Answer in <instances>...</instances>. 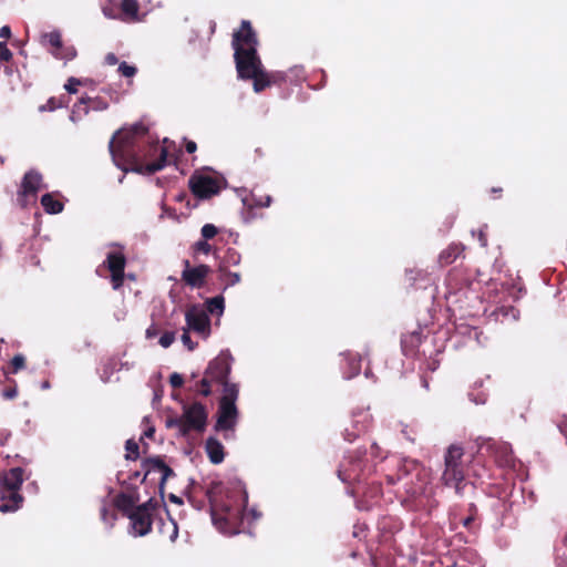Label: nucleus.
<instances>
[{"label": "nucleus", "mask_w": 567, "mask_h": 567, "mask_svg": "<svg viewBox=\"0 0 567 567\" xmlns=\"http://www.w3.org/2000/svg\"><path fill=\"white\" fill-rule=\"evenodd\" d=\"M0 512L9 513L17 511L22 504V496L18 489L0 488Z\"/></svg>", "instance_id": "obj_14"}, {"label": "nucleus", "mask_w": 567, "mask_h": 567, "mask_svg": "<svg viewBox=\"0 0 567 567\" xmlns=\"http://www.w3.org/2000/svg\"><path fill=\"white\" fill-rule=\"evenodd\" d=\"M56 107H58V105H56V103H55L54 99H50V100L47 102V104L41 105V106L39 107V110H40L41 112H44V111H53V110H55Z\"/></svg>", "instance_id": "obj_46"}, {"label": "nucleus", "mask_w": 567, "mask_h": 567, "mask_svg": "<svg viewBox=\"0 0 567 567\" xmlns=\"http://www.w3.org/2000/svg\"><path fill=\"white\" fill-rule=\"evenodd\" d=\"M118 62L117 56L114 53H107L105 55V63L109 65H115Z\"/></svg>", "instance_id": "obj_50"}, {"label": "nucleus", "mask_w": 567, "mask_h": 567, "mask_svg": "<svg viewBox=\"0 0 567 567\" xmlns=\"http://www.w3.org/2000/svg\"><path fill=\"white\" fill-rule=\"evenodd\" d=\"M103 13H104V16H105V17H107V18H110V19H114V18H115V16H113V14L111 13V11H109V10H106V9H104V10H103Z\"/></svg>", "instance_id": "obj_55"}, {"label": "nucleus", "mask_w": 567, "mask_h": 567, "mask_svg": "<svg viewBox=\"0 0 567 567\" xmlns=\"http://www.w3.org/2000/svg\"><path fill=\"white\" fill-rule=\"evenodd\" d=\"M52 55H54L56 59H61V60H72L76 52H75V49L70 47V48H64L60 51H51Z\"/></svg>", "instance_id": "obj_28"}, {"label": "nucleus", "mask_w": 567, "mask_h": 567, "mask_svg": "<svg viewBox=\"0 0 567 567\" xmlns=\"http://www.w3.org/2000/svg\"><path fill=\"white\" fill-rule=\"evenodd\" d=\"M213 382L214 381L210 380V378L205 374V377L200 381V389L198 390L199 393L204 396H208L212 393L210 386Z\"/></svg>", "instance_id": "obj_38"}, {"label": "nucleus", "mask_w": 567, "mask_h": 567, "mask_svg": "<svg viewBox=\"0 0 567 567\" xmlns=\"http://www.w3.org/2000/svg\"><path fill=\"white\" fill-rule=\"evenodd\" d=\"M231 355L228 351H221L213 361L209 362L205 374L210 380L224 382L230 372Z\"/></svg>", "instance_id": "obj_9"}, {"label": "nucleus", "mask_w": 567, "mask_h": 567, "mask_svg": "<svg viewBox=\"0 0 567 567\" xmlns=\"http://www.w3.org/2000/svg\"><path fill=\"white\" fill-rule=\"evenodd\" d=\"M219 271H220V278L223 281H225L226 286H235L241 279L239 272L229 271V270H227L226 266H220Z\"/></svg>", "instance_id": "obj_25"}, {"label": "nucleus", "mask_w": 567, "mask_h": 567, "mask_svg": "<svg viewBox=\"0 0 567 567\" xmlns=\"http://www.w3.org/2000/svg\"><path fill=\"white\" fill-rule=\"evenodd\" d=\"M338 475L343 482L352 481L357 477V467L348 470L346 468V465H341V468L338 471Z\"/></svg>", "instance_id": "obj_33"}, {"label": "nucleus", "mask_w": 567, "mask_h": 567, "mask_svg": "<svg viewBox=\"0 0 567 567\" xmlns=\"http://www.w3.org/2000/svg\"><path fill=\"white\" fill-rule=\"evenodd\" d=\"M471 523V519H466L465 520V525L470 524Z\"/></svg>", "instance_id": "obj_61"}, {"label": "nucleus", "mask_w": 567, "mask_h": 567, "mask_svg": "<svg viewBox=\"0 0 567 567\" xmlns=\"http://www.w3.org/2000/svg\"><path fill=\"white\" fill-rule=\"evenodd\" d=\"M80 84V81L75 78H70L65 83L64 87L69 93H75L76 86Z\"/></svg>", "instance_id": "obj_42"}, {"label": "nucleus", "mask_w": 567, "mask_h": 567, "mask_svg": "<svg viewBox=\"0 0 567 567\" xmlns=\"http://www.w3.org/2000/svg\"><path fill=\"white\" fill-rule=\"evenodd\" d=\"M195 254L209 255L213 250V246L207 240H198L193 246Z\"/></svg>", "instance_id": "obj_30"}, {"label": "nucleus", "mask_w": 567, "mask_h": 567, "mask_svg": "<svg viewBox=\"0 0 567 567\" xmlns=\"http://www.w3.org/2000/svg\"><path fill=\"white\" fill-rule=\"evenodd\" d=\"M23 483V470L20 467L11 468L0 482V488H11L20 491Z\"/></svg>", "instance_id": "obj_15"}, {"label": "nucleus", "mask_w": 567, "mask_h": 567, "mask_svg": "<svg viewBox=\"0 0 567 567\" xmlns=\"http://www.w3.org/2000/svg\"><path fill=\"white\" fill-rule=\"evenodd\" d=\"M224 302H225L224 297H221V296L210 298L206 302V305H207L206 311L212 315L217 313L218 316H221L224 312V309H225Z\"/></svg>", "instance_id": "obj_23"}, {"label": "nucleus", "mask_w": 567, "mask_h": 567, "mask_svg": "<svg viewBox=\"0 0 567 567\" xmlns=\"http://www.w3.org/2000/svg\"><path fill=\"white\" fill-rule=\"evenodd\" d=\"M462 251L463 249L461 246L452 245L441 254L440 258L442 262L449 265L452 264L462 254Z\"/></svg>", "instance_id": "obj_24"}, {"label": "nucleus", "mask_w": 567, "mask_h": 567, "mask_svg": "<svg viewBox=\"0 0 567 567\" xmlns=\"http://www.w3.org/2000/svg\"><path fill=\"white\" fill-rule=\"evenodd\" d=\"M125 262L124 255L118 250L110 251L106 256L105 264L111 272L112 286L115 290L123 284Z\"/></svg>", "instance_id": "obj_10"}, {"label": "nucleus", "mask_w": 567, "mask_h": 567, "mask_svg": "<svg viewBox=\"0 0 567 567\" xmlns=\"http://www.w3.org/2000/svg\"><path fill=\"white\" fill-rule=\"evenodd\" d=\"M118 72L125 78H133L136 74L137 70L135 66L130 65L126 62H122L118 65Z\"/></svg>", "instance_id": "obj_37"}, {"label": "nucleus", "mask_w": 567, "mask_h": 567, "mask_svg": "<svg viewBox=\"0 0 567 567\" xmlns=\"http://www.w3.org/2000/svg\"><path fill=\"white\" fill-rule=\"evenodd\" d=\"M205 449L212 463L219 464L224 461V446L217 439H207Z\"/></svg>", "instance_id": "obj_16"}, {"label": "nucleus", "mask_w": 567, "mask_h": 567, "mask_svg": "<svg viewBox=\"0 0 567 567\" xmlns=\"http://www.w3.org/2000/svg\"><path fill=\"white\" fill-rule=\"evenodd\" d=\"M241 260L240 254L235 249H228L225 256V265L224 266H237Z\"/></svg>", "instance_id": "obj_31"}, {"label": "nucleus", "mask_w": 567, "mask_h": 567, "mask_svg": "<svg viewBox=\"0 0 567 567\" xmlns=\"http://www.w3.org/2000/svg\"><path fill=\"white\" fill-rule=\"evenodd\" d=\"M153 472L161 474L162 482H165L167 480V477L173 474V471L158 458L150 460L147 462L146 475L151 474Z\"/></svg>", "instance_id": "obj_17"}, {"label": "nucleus", "mask_w": 567, "mask_h": 567, "mask_svg": "<svg viewBox=\"0 0 567 567\" xmlns=\"http://www.w3.org/2000/svg\"><path fill=\"white\" fill-rule=\"evenodd\" d=\"M41 388H42L43 390L49 389V388H50V383H49V381H44V382L41 384Z\"/></svg>", "instance_id": "obj_57"}, {"label": "nucleus", "mask_w": 567, "mask_h": 567, "mask_svg": "<svg viewBox=\"0 0 567 567\" xmlns=\"http://www.w3.org/2000/svg\"><path fill=\"white\" fill-rule=\"evenodd\" d=\"M2 163H3V159L0 157V164H2Z\"/></svg>", "instance_id": "obj_62"}, {"label": "nucleus", "mask_w": 567, "mask_h": 567, "mask_svg": "<svg viewBox=\"0 0 567 567\" xmlns=\"http://www.w3.org/2000/svg\"><path fill=\"white\" fill-rule=\"evenodd\" d=\"M495 457L496 461L503 466H511L513 464L512 451L505 443L496 446Z\"/></svg>", "instance_id": "obj_20"}, {"label": "nucleus", "mask_w": 567, "mask_h": 567, "mask_svg": "<svg viewBox=\"0 0 567 567\" xmlns=\"http://www.w3.org/2000/svg\"><path fill=\"white\" fill-rule=\"evenodd\" d=\"M163 528L169 532L168 538L172 543H174L178 537L177 524L173 519H169L167 523L163 524Z\"/></svg>", "instance_id": "obj_35"}, {"label": "nucleus", "mask_w": 567, "mask_h": 567, "mask_svg": "<svg viewBox=\"0 0 567 567\" xmlns=\"http://www.w3.org/2000/svg\"><path fill=\"white\" fill-rule=\"evenodd\" d=\"M347 362L349 365V371L344 372V377L347 379H351L358 375L360 372V358L357 354H349L347 357Z\"/></svg>", "instance_id": "obj_26"}, {"label": "nucleus", "mask_w": 567, "mask_h": 567, "mask_svg": "<svg viewBox=\"0 0 567 567\" xmlns=\"http://www.w3.org/2000/svg\"><path fill=\"white\" fill-rule=\"evenodd\" d=\"M175 340V334L174 332H165L164 334H162V337L159 338V344L163 347V348H168Z\"/></svg>", "instance_id": "obj_40"}, {"label": "nucleus", "mask_w": 567, "mask_h": 567, "mask_svg": "<svg viewBox=\"0 0 567 567\" xmlns=\"http://www.w3.org/2000/svg\"><path fill=\"white\" fill-rule=\"evenodd\" d=\"M167 427H177L182 435H186L183 415L177 417H171L166 420Z\"/></svg>", "instance_id": "obj_34"}, {"label": "nucleus", "mask_w": 567, "mask_h": 567, "mask_svg": "<svg viewBox=\"0 0 567 567\" xmlns=\"http://www.w3.org/2000/svg\"><path fill=\"white\" fill-rule=\"evenodd\" d=\"M471 523V519H466L465 520V525L470 524Z\"/></svg>", "instance_id": "obj_60"}, {"label": "nucleus", "mask_w": 567, "mask_h": 567, "mask_svg": "<svg viewBox=\"0 0 567 567\" xmlns=\"http://www.w3.org/2000/svg\"><path fill=\"white\" fill-rule=\"evenodd\" d=\"M25 359L22 354H17L11 360L12 372L17 373L19 370L24 368Z\"/></svg>", "instance_id": "obj_39"}, {"label": "nucleus", "mask_w": 567, "mask_h": 567, "mask_svg": "<svg viewBox=\"0 0 567 567\" xmlns=\"http://www.w3.org/2000/svg\"><path fill=\"white\" fill-rule=\"evenodd\" d=\"M128 504H131V499L125 495H122L117 501V506L123 508L124 511H126V505Z\"/></svg>", "instance_id": "obj_48"}, {"label": "nucleus", "mask_w": 567, "mask_h": 567, "mask_svg": "<svg viewBox=\"0 0 567 567\" xmlns=\"http://www.w3.org/2000/svg\"><path fill=\"white\" fill-rule=\"evenodd\" d=\"M121 8L125 16L130 17L132 20L137 19L138 3L136 0H122Z\"/></svg>", "instance_id": "obj_27"}, {"label": "nucleus", "mask_w": 567, "mask_h": 567, "mask_svg": "<svg viewBox=\"0 0 567 567\" xmlns=\"http://www.w3.org/2000/svg\"><path fill=\"white\" fill-rule=\"evenodd\" d=\"M463 449L458 445H451L445 454V470L442 480L446 485H454L458 491V485L463 481L462 468Z\"/></svg>", "instance_id": "obj_5"}, {"label": "nucleus", "mask_w": 567, "mask_h": 567, "mask_svg": "<svg viewBox=\"0 0 567 567\" xmlns=\"http://www.w3.org/2000/svg\"><path fill=\"white\" fill-rule=\"evenodd\" d=\"M477 238H478V241H480L482 247H486L487 246V239H486V236H485L483 230L478 231Z\"/></svg>", "instance_id": "obj_51"}, {"label": "nucleus", "mask_w": 567, "mask_h": 567, "mask_svg": "<svg viewBox=\"0 0 567 567\" xmlns=\"http://www.w3.org/2000/svg\"><path fill=\"white\" fill-rule=\"evenodd\" d=\"M557 567H567V560L558 557Z\"/></svg>", "instance_id": "obj_54"}, {"label": "nucleus", "mask_w": 567, "mask_h": 567, "mask_svg": "<svg viewBox=\"0 0 567 567\" xmlns=\"http://www.w3.org/2000/svg\"><path fill=\"white\" fill-rule=\"evenodd\" d=\"M16 394H17V393H16V391H14V390H12V391H8V392L6 393V396H7V398L12 399V398H14V396H16Z\"/></svg>", "instance_id": "obj_56"}, {"label": "nucleus", "mask_w": 567, "mask_h": 567, "mask_svg": "<svg viewBox=\"0 0 567 567\" xmlns=\"http://www.w3.org/2000/svg\"><path fill=\"white\" fill-rule=\"evenodd\" d=\"M238 411L236 404L220 403L218 409L217 430H233L237 423Z\"/></svg>", "instance_id": "obj_11"}, {"label": "nucleus", "mask_w": 567, "mask_h": 567, "mask_svg": "<svg viewBox=\"0 0 567 567\" xmlns=\"http://www.w3.org/2000/svg\"><path fill=\"white\" fill-rule=\"evenodd\" d=\"M188 330H193L204 338L210 333V321L207 311L200 306H192L185 313Z\"/></svg>", "instance_id": "obj_7"}, {"label": "nucleus", "mask_w": 567, "mask_h": 567, "mask_svg": "<svg viewBox=\"0 0 567 567\" xmlns=\"http://www.w3.org/2000/svg\"><path fill=\"white\" fill-rule=\"evenodd\" d=\"M154 432H155L154 427H148L147 430H145L144 435L147 437H152L154 435Z\"/></svg>", "instance_id": "obj_53"}, {"label": "nucleus", "mask_w": 567, "mask_h": 567, "mask_svg": "<svg viewBox=\"0 0 567 567\" xmlns=\"http://www.w3.org/2000/svg\"><path fill=\"white\" fill-rule=\"evenodd\" d=\"M41 43L51 47V51H60L63 49L61 33L59 31L48 32L41 35Z\"/></svg>", "instance_id": "obj_18"}, {"label": "nucleus", "mask_w": 567, "mask_h": 567, "mask_svg": "<svg viewBox=\"0 0 567 567\" xmlns=\"http://www.w3.org/2000/svg\"><path fill=\"white\" fill-rule=\"evenodd\" d=\"M271 203V197L269 195L265 196L264 199H255L254 205L258 207H268Z\"/></svg>", "instance_id": "obj_47"}, {"label": "nucleus", "mask_w": 567, "mask_h": 567, "mask_svg": "<svg viewBox=\"0 0 567 567\" xmlns=\"http://www.w3.org/2000/svg\"><path fill=\"white\" fill-rule=\"evenodd\" d=\"M11 37V29L9 25H3L0 28V38L9 39Z\"/></svg>", "instance_id": "obj_49"}, {"label": "nucleus", "mask_w": 567, "mask_h": 567, "mask_svg": "<svg viewBox=\"0 0 567 567\" xmlns=\"http://www.w3.org/2000/svg\"><path fill=\"white\" fill-rule=\"evenodd\" d=\"M89 103L92 104L90 107L95 111H103V110L107 109V103L102 102V101H95V100L91 99V101H89Z\"/></svg>", "instance_id": "obj_45"}, {"label": "nucleus", "mask_w": 567, "mask_h": 567, "mask_svg": "<svg viewBox=\"0 0 567 567\" xmlns=\"http://www.w3.org/2000/svg\"><path fill=\"white\" fill-rule=\"evenodd\" d=\"M218 234V228L213 224H205L200 229V235L204 240L213 239Z\"/></svg>", "instance_id": "obj_29"}, {"label": "nucleus", "mask_w": 567, "mask_h": 567, "mask_svg": "<svg viewBox=\"0 0 567 567\" xmlns=\"http://www.w3.org/2000/svg\"><path fill=\"white\" fill-rule=\"evenodd\" d=\"M449 567H463V566H461L458 563H455L454 565L449 566Z\"/></svg>", "instance_id": "obj_58"}, {"label": "nucleus", "mask_w": 567, "mask_h": 567, "mask_svg": "<svg viewBox=\"0 0 567 567\" xmlns=\"http://www.w3.org/2000/svg\"><path fill=\"white\" fill-rule=\"evenodd\" d=\"M169 382H171L172 386L179 388V386L183 385L184 380H183V377L181 374L173 373L171 375V378H169Z\"/></svg>", "instance_id": "obj_43"}, {"label": "nucleus", "mask_w": 567, "mask_h": 567, "mask_svg": "<svg viewBox=\"0 0 567 567\" xmlns=\"http://www.w3.org/2000/svg\"><path fill=\"white\" fill-rule=\"evenodd\" d=\"M146 128L143 124L136 123L128 128H122L115 133L110 142V152L114 164L123 172H137L153 174L161 171L166 163L167 152L159 148V159L153 163L143 164L140 162L135 150V138L144 135Z\"/></svg>", "instance_id": "obj_2"}, {"label": "nucleus", "mask_w": 567, "mask_h": 567, "mask_svg": "<svg viewBox=\"0 0 567 567\" xmlns=\"http://www.w3.org/2000/svg\"><path fill=\"white\" fill-rule=\"evenodd\" d=\"M12 58L11 51L8 49L4 42H0V61L8 62Z\"/></svg>", "instance_id": "obj_41"}, {"label": "nucleus", "mask_w": 567, "mask_h": 567, "mask_svg": "<svg viewBox=\"0 0 567 567\" xmlns=\"http://www.w3.org/2000/svg\"><path fill=\"white\" fill-rule=\"evenodd\" d=\"M41 187H42V176L35 171L28 172L24 175L22 184H21L20 196L23 197L22 205H27L28 197L29 196L34 197L37 192Z\"/></svg>", "instance_id": "obj_13"}, {"label": "nucleus", "mask_w": 567, "mask_h": 567, "mask_svg": "<svg viewBox=\"0 0 567 567\" xmlns=\"http://www.w3.org/2000/svg\"><path fill=\"white\" fill-rule=\"evenodd\" d=\"M185 266L186 268L182 274L183 280L192 287H202L210 268L207 265H199L192 268L189 267L188 260L185 261Z\"/></svg>", "instance_id": "obj_12"}, {"label": "nucleus", "mask_w": 567, "mask_h": 567, "mask_svg": "<svg viewBox=\"0 0 567 567\" xmlns=\"http://www.w3.org/2000/svg\"><path fill=\"white\" fill-rule=\"evenodd\" d=\"M247 494L240 489L212 492L209 494L212 519L216 528L225 535H235L240 532L239 524L251 515L258 519L260 514L255 509L246 512Z\"/></svg>", "instance_id": "obj_3"}, {"label": "nucleus", "mask_w": 567, "mask_h": 567, "mask_svg": "<svg viewBox=\"0 0 567 567\" xmlns=\"http://www.w3.org/2000/svg\"><path fill=\"white\" fill-rule=\"evenodd\" d=\"M183 420L186 434L192 431H203L206 426L207 414L200 403L184 406Z\"/></svg>", "instance_id": "obj_8"}, {"label": "nucleus", "mask_w": 567, "mask_h": 567, "mask_svg": "<svg viewBox=\"0 0 567 567\" xmlns=\"http://www.w3.org/2000/svg\"><path fill=\"white\" fill-rule=\"evenodd\" d=\"M101 517L102 519L111 527L116 519V515L113 508H107L103 506L101 508Z\"/></svg>", "instance_id": "obj_36"}, {"label": "nucleus", "mask_w": 567, "mask_h": 567, "mask_svg": "<svg viewBox=\"0 0 567 567\" xmlns=\"http://www.w3.org/2000/svg\"><path fill=\"white\" fill-rule=\"evenodd\" d=\"M224 178L210 172H200L189 178V187L193 194L199 198H209L219 193Z\"/></svg>", "instance_id": "obj_4"}, {"label": "nucleus", "mask_w": 567, "mask_h": 567, "mask_svg": "<svg viewBox=\"0 0 567 567\" xmlns=\"http://www.w3.org/2000/svg\"><path fill=\"white\" fill-rule=\"evenodd\" d=\"M126 458L136 460L138 457V445L134 440H127L125 444Z\"/></svg>", "instance_id": "obj_32"}, {"label": "nucleus", "mask_w": 567, "mask_h": 567, "mask_svg": "<svg viewBox=\"0 0 567 567\" xmlns=\"http://www.w3.org/2000/svg\"><path fill=\"white\" fill-rule=\"evenodd\" d=\"M89 101H91L90 97L84 99L82 97L78 103L74 104L73 110L70 115V120L72 122H76L82 118L83 115H86L90 111V106H87Z\"/></svg>", "instance_id": "obj_21"}, {"label": "nucleus", "mask_w": 567, "mask_h": 567, "mask_svg": "<svg viewBox=\"0 0 567 567\" xmlns=\"http://www.w3.org/2000/svg\"><path fill=\"white\" fill-rule=\"evenodd\" d=\"M123 367H125L126 369H128V362H125V364H123Z\"/></svg>", "instance_id": "obj_59"}, {"label": "nucleus", "mask_w": 567, "mask_h": 567, "mask_svg": "<svg viewBox=\"0 0 567 567\" xmlns=\"http://www.w3.org/2000/svg\"><path fill=\"white\" fill-rule=\"evenodd\" d=\"M188 329H185L183 334H182V342L189 349V350H193L195 348V344L192 342L190 340V337H189V333H188Z\"/></svg>", "instance_id": "obj_44"}, {"label": "nucleus", "mask_w": 567, "mask_h": 567, "mask_svg": "<svg viewBox=\"0 0 567 567\" xmlns=\"http://www.w3.org/2000/svg\"><path fill=\"white\" fill-rule=\"evenodd\" d=\"M196 148H197V146H196V143H195V142H193V141H188V142L186 143V151H187L188 153H194V152L196 151Z\"/></svg>", "instance_id": "obj_52"}, {"label": "nucleus", "mask_w": 567, "mask_h": 567, "mask_svg": "<svg viewBox=\"0 0 567 567\" xmlns=\"http://www.w3.org/2000/svg\"><path fill=\"white\" fill-rule=\"evenodd\" d=\"M224 384V394L220 399V403H233L235 404L238 398V386L235 383H228L226 380L221 382Z\"/></svg>", "instance_id": "obj_22"}, {"label": "nucleus", "mask_w": 567, "mask_h": 567, "mask_svg": "<svg viewBox=\"0 0 567 567\" xmlns=\"http://www.w3.org/2000/svg\"><path fill=\"white\" fill-rule=\"evenodd\" d=\"M131 520L132 534L134 536H145L152 529V505L145 503L127 513Z\"/></svg>", "instance_id": "obj_6"}, {"label": "nucleus", "mask_w": 567, "mask_h": 567, "mask_svg": "<svg viewBox=\"0 0 567 567\" xmlns=\"http://www.w3.org/2000/svg\"><path fill=\"white\" fill-rule=\"evenodd\" d=\"M41 204L48 214H59L63 210V204L55 199L53 194H44Z\"/></svg>", "instance_id": "obj_19"}, {"label": "nucleus", "mask_w": 567, "mask_h": 567, "mask_svg": "<svg viewBox=\"0 0 567 567\" xmlns=\"http://www.w3.org/2000/svg\"><path fill=\"white\" fill-rule=\"evenodd\" d=\"M257 38L249 21L244 20L241 28L233 35V48L238 76L254 81V91L261 92L274 82V76L267 73L257 54Z\"/></svg>", "instance_id": "obj_1"}]
</instances>
